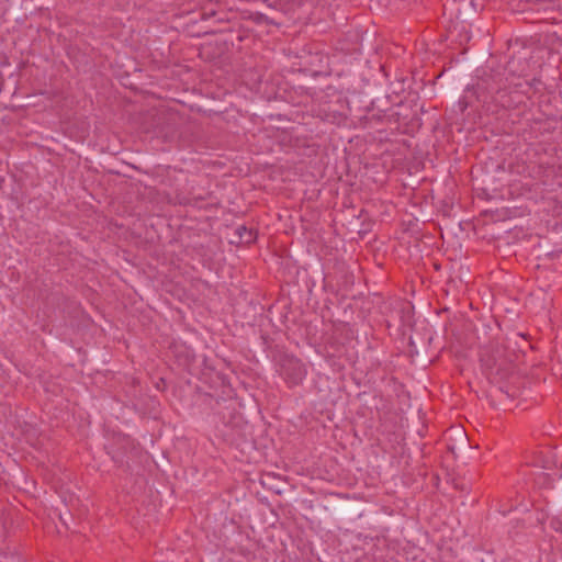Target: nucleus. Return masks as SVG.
<instances>
[{"mask_svg": "<svg viewBox=\"0 0 562 562\" xmlns=\"http://www.w3.org/2000/svg\"><path fill=\"white\" fill-rule=\"evenodd\" d=\"M283 374L290 384L296 385L305 378L306 370L299 360L291 359L288 361Z\"/></svg>", "mask_w": 562, "mask_h": 562, "instance_id": "1", "label": "nucleus"}]
</instances>
